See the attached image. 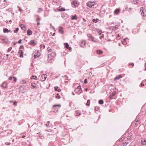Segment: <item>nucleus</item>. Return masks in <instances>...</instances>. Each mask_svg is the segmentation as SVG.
Segmentation results:
<instances>
[{"mask_svg": "<svg viewBox=\"0 0 146 146\" xmlns=\"http://www.w3.org/2000/svg\"><path fill=\"white\" fill-rule=\"evenodd\" d=\"M56 56L55 53L52 52L51 54L48 55V60L50 61L53 59Z\"/></svg>", "mask_w": 146, "mask_h": 146, "instance_id": "obj_1", "label": "nucleus"}, {"mask_svg": "<svg viewBox=\"0 0 146 146\" xmlns=\"http://www.w3.org/2000/svg\"><path fill=\"white\" fill-rule=\"evenodd\" d=\"M35 58L38 57L40 55V54L38 50H35L33 53Z\"/></svg>", "mask_w": 146, "mask_h": 146, "instance_id": "obj_2", "label": "nucleus"}, {"mask_svg": "<svg viewBox=\"0 0 146 146\" xmlns=\"http://www.w3.org/2000/svg\"><path fill=\"white\" fill-rule=\"evenodd\" d=\"M87 5L90 8H91L92 6H94L96 4L95 2L89 1L87 3Z\"/></svg>", "mask_w": 146, "mask_h": 146, "instance_id": "obj_3", "label": "nucleus"}, {"mask_svg": "<svg viewBox=\"0 0 146 146\" xmlns=\"http://www.w3.org/2000/svg\"><path fill=\"white\" fill-rule=\"evenodd\" d=\"M140 10L143 16H146V10L145 8L142 7L140 8Z\"/></svg>", "mask_w": 146, "mask_h": 146, "instance_id": "obj_4", "label": "nucleus"}, {"mask_svg": "<svg viewBox=\"0 0 146 146\" xmlns=\"http://www.w3.org/2000/svg\"><path fill=\"white\" fill-rule=\"evenodd\" d=\"M76 92L78 94H80L81 93L82 90L81 89V86H79L77 88H76L75 90Z\"/></svg>", "mask_w": 146, "mask_h": 146, "instance_id": "obj_5", "label": "nucleus"}, {"mask_svg": "<svg viewBox=\"0 0 146 146\" xmlns=\"http://www.w3.org/2000/svg\"><path fill=\"white\" fill-rule=\"evenodd\" d=\"M47 76L46 74H42L40 77V80L42 82L44 81L46 78Z\"/></svg>", "mask_w": 146, "mask_h": 146, "instance_id": "obj_6", "label": "nucleus"}, {"mask_svg": "<svg viewBox=\"0 0 146 146\" xmlns=\"http://www.w3.org/2000/svg\"><path fill=\"white\" fill-rule=\"evenodd\" d=\"M61 106L60 105H54L53 106V108L54 109V110H54V112H56L57 111V109H58Z\"/></svg>", "mask_w": 146, "mask_h": 146, "instance_id": "obj_7", "label": "nucleus"}, {"mask_svg": "<svg viewBox=\"0 0 146 146\" xmlns=\"http://www.w3.org/2000/svg\"><path fill=\"white\" fill-rule=\"evenodd\" d=\"M29 44L32 46H35L37 44V42L36 41L32 40L30 42Z\"/></svg>", "mask_w": 146, "mask_h": 146, "instance_id": "obj_8", "label": "nucleus"}, {"mask_svg": "<svg viewBox=\"0 0 146 146\" xmlns=\"http://www.w3.org/2000/svg\"><path fill=\"white\" fill-rule=\"evenodd\" d=\"M64 45L65 46L66 48L68 49L69 50H71L72 49V48L71 47L69 46V44L67 43H64Z\"/></svg>", "mask_w": 146, "mask_h": 146, "instance_id": "obj_9", "label": "nucleus"}, {"mask_svg": "<svg viewBox=\"0 0 146 146\" xmlns=\"http://www.w3.org/2000/svg\"><path fill=\"white\" fill-rule=\"evenodd\" d=\"M116 94V92H113L109 96V98L110 99H112L113 98V97Z\"/></svg>", "mask_w": 146, "mask_h": 146, "instance_id": "obj_10", "label": "nucleus"}, {"mask_svg": "<svg viewBox=\"0 0 146 146\" xmlns=\"http://www.w3.org/2000/svg\"><path fill=\"white\" fill-rule=\"evenodd\" d=\"M133 123L134 125V126H135L136 127L137 126L139 123V122L138 121V120H137V119H136L135 121H133Z\"/></svg>", "mask_w": 146, "mask_h": 146, "instance_id": "obj_11", "label": "nucleus"}, {"mask_svg": "<svg viewBox=\"0 0 146 146\" xmlns=\"http://www.w3.org/2000/svg\"><path fill=\"white\" fill-rule=\"evenodd\" d=\"M18 53L19 54V56L20 57H23V50H19L18 52Z\"/></svg>", "mask_w": 146, "mask_h": 146, "instance_id": "obj_12", "label": "nucleus"}, {"mask_svg": "<svg viewBox=\"0 0 146 146\" xmlns=\"http://www.w3.org/2000/svg\"><path fill=\"white\" fill-rule=\"evenodd\" d=\"M72 3L74 5L75 7H77L78 5V4L76 1H74L72 2Z\"/></svg>", "mask_w": 146, "mask_h": 146, "instance_id": "obj_13", "label": "nucleus"}, {"mask_svg": "<svg viewBox=\"0 0 146 146\" xmlns=\"http://www.w3.org/2000/svg\"><path fill=\"white\" fill-rule=\"evenodd\" d=\"M60 8V6L57 8V10H58V11H65V9H64L63 8Z\"/></svg>", "mask_w": 146, "mask_h": 146, "instance_id": "obj_14", "label": "nucleus"}, {"mask_svg": "<svg viewBox=\"0 0 146 146\" xmlns=\"http://www.w3.org/2000/svg\"><path fill=\"white\" fill-rule=\"evenodd\" d=\"M20 27H21V29L23 30H26V27H25V25L21 24L20 25Z\"/></svg>", "mask_w": 146, "mask_h": 146, "instance_id": "obj_15", "label": "nucleus"}, {"mask_svg": "<svg viewBox=\"0 0 146 146\" xmlns=\"http://www.w3.org/2000/svg\"><path fill=\"white\" fill-rule=\"evenodd\" d=\"M80 112L79 111L77 110L76 111L75 115V116H78L80 115Z\"/></svg>", "mask_w": 146, "mask_h": 146, "instance_id": "obj_16", "label": "nucleus"}, {"mask_svg": "<svg viewBox=\"0 0 146 146\" xmlns=\"http://www.w3.org/2000/svg\"><path fill=\"white\" fill-rule=\"evenodd\" d=\"M120 11V9H115L114 11V13L116 14H118Z\"/></svg>", "mask_w": 146, "mask_h": 146, "instance_id": "obj_17", "label": "nucleus"}, {"mask_svg": "<svg viewBox=\"0 0 146 146\" xmlns=\"http://www.w3.org/2000/svg\"><path fill=\"white\" fill-rule=\"evenodd\" d=\"M122 77L121 75H119L118 76L115 77V78L114 79V80H118L120 78H121Z\"/></svg>", "mask_w": 146, "mask_h": 146, "instance_id": "obj_18", "label": "nucleus"}, {"mask_svg": "<svg viewBox=\"0 0 146 146\" xmlns=\"http://www.w3.org/2000/svg\"><path fill=\"white\" fill-rule=\"evenodd\" d=\"M59 32L61 34H63V29L62 27H60L59 29Z\"/></svg>", "mask_w": 146, "mask_h": 146, "instance_id": "obj_19", "label": "nucleus"}, {"mask_svg": "<svg viewBox=\"0 0 146 146\" xmlns=\"http://www.w3.org/2000/svg\"><path fill=\"white\" fill-rule=\"evenodd\" d=\"M86 42L85 41H82L81 43L80 46L82 47H83L86 44Z\"/></svg>", "mask_w": 146, "mask_h": 146, "instance_id": "obj_20", "label": "nucleus"}, {"mask_svg": "<svg viewBox=\"0 0 146 146\" xmlns=\"http://www.w3.org/2000/svg\"><path fill=\"white\" fill-rule=\"evenodd\" d=\"M141 143L143 145H145L146 144V139L142 140L141 141Z\"/></svg>", "mask_w": 146, "mask_h": 146, "instance_id": "obj_21", "label": "nucleus"}, {"mask_svg": "<svg viewBox=\"0 0 146 146\" xmlns=\"http://www.w3.org/2000/svg\"><path fill=\"white\" fill-rule=\"evenodd\" d=\"M96 52L98 54H101L103 53V51L101 50H98L96 51Z\"/></svg>", "mask_w": 146, "mask_h": 146, "instance_id": "obj_22", "label": "nucleus"}, {"mask_svg": "<svg viewBox=\"0 0 146 146\" xmlns=\"http://www.w3.org/2000/svg\"><path fill=\"white\" fill-rule=\"evenodd\" d=\"M32 32L31 30H29L27 31V33L28 35H31L32 34Z\"/></svg>", "mask_w": 146, "mask_h": 146, "instance_id": "obj_23", "label": "nucleus"}, {"mask_svg": "<svg viewBox=\"0 0 146 146\" xmlns=\"http://www.w3.org/2000/svg\"><path fill=\"white\" fill-rule=\"evenodd\" d=\"M54 90L56 91H58V92H60L61 90L60 89L58 88V86H55L54 87Z\"/></svg>", "mask_w": 146, "mask_h": 146, "instance_id": "obj_24", "label": "nucleus"}, {"mask_svg": "<svg viewBox=\"0 0 146 146\" xmlns=\"http://www.w3.org/2000/svg\"><path fill=\"white\" fill-rule=\"evenodd\" d=\"M36 84L35 83H32L31 84V86L33 87V88H36L37 87L36 86Z\"/></svg>", "mask_w": 146, "mask_h": 146, "instance_id": "obj_25", "label": "nucleus"}, {"mask_svg": "<svg viewBox=\"0 0 146 146\" xmlns=\"http://www.w3.org/2000/svg\"><path fill=\"white\" fill-rule=\"evenodd\" d=\"M10 31V30H9L7 29H3V32L4 33H8Z\"/></svg>", "mask_w": 146, "mask_h": 146, "instance_id": "obj_26", "label": "nucleus"}, {"mask_svg": "<svg viewBox=\"0 0 146 146\" xmlns=\"http://www.w3.org/2000/svg\"><path fill=\"white\" fill-rule=\"evenodd\" d=\"M98 21H99V19H94L92 20L93 22L95 23H96L97 22H98Z\"/></svg>", "mask_w": 146, "mask_h": 146, "instance_id": "obj_27", "label": "nucleus"}, {"mask_svg": "<svg viewBox=\"0 0 146 146\" xmlns=\"http://www.w3.org/2000/svg\"><path fill=\"white\" fill-rule=\"evenodd\" d=\"M20 83L21 84H26L27 83L25 80H23L20 82Z\"/></svg>", "mask_w": 146, "mask_h": 146, "instance_id": "obj_28", "label": "nucleus"}, {"mask_svg": "<svg viewBox=\"0 0 146 146\" xmlns=\"http://www.w3.org/2000/svg\"><path fill=\"white\" fill-rule=\"evenodd\" d=\"M71 19L72 20H76L77 19V17L76 15L73 16L72 17Z\"/></svg>", "mask_w": 146, "mask_h": 146, "instance_id": "obj_29", "label": "nucleus"}, {"mask_svg": "<svg viewBox=\"0 0 146 146\" xmlns=\"http://www.w3.org/2000/svg\"><path fill=\"white\" fill-rule=\"evenodd\" d=\"M2 86L4 88H7V84L6 82H4L3 83Z\"/></svg>", "mask_w": 146, "mask_h": 146, "instance_id": "obj_30", "label": "nucleus"}, {"mask_svg": "<svg viewBox=\"0 0 146 146\" xmlns=\"http://www.w3.org/2000/svg\"><path fill=\"white\" fill-rule=\"evenodd\" d=\"M40 48L41 49H43L45 48L44 45L43 44H41L40 45Z\"/></svg>", "mask_w": 146, "mask_h": 146, "instance_id": "obj_31", "label": "nucleus"}, {"mask_svg": "<svg viewBox=\"0 0 146 146\" xmlns=\"http://www.w3.org/2000/svg\"><path fill=\"white\" fill-rule=\"evenodd\" d=\"M98 102L100 104H103L104 101L103 100H99Z\"/></svg>", "mask_w": 146, "mask_h": 146, "instance_id": "obj_32", "label": "nucleus"}, {"mask_svg": "<svg viewBox=\"0 0 146 146\" xmlns=\"http://www.w3.org/2000/svg\"><path fill=\"white\" fill-rule=\"evenodd\" d=\"M127 39V38H126L125 39H124L123 40V41H122L123 44H127V42L126 41V40Z\"/></svg>", "mask_w": 146, "mask_h": 146, "instance_id": "obj_33", "label": "nucleus"}, {"mask_svg": "<svg viewBox=\"0 0 146 146\" xmlns=\"http://www.w3.org/2000/svg\"><path fill=\"white\" fill-rule=\"evenodd\" d=\"M90 100H88L87 102L86 105L87 106H89L90 105Z\"/></svg>", "mask_w": 146, "mask_h": 146, "instance_id": "obj_34", "label": "nucleus"}, {"mask_svg": "<svg viewBox=\"0 0 146 146\" xmlns=\"http://www.w3.org/2000/svg\"><path fill=\"white\" fill-rule=\"evenodd\" d=\"M31 78H33L35 80H37V77L36 76H33L31 77Z\"/></svg>", "mask_w": 146, "mask_h": 146, "instance_id": "obj_35", "label": "nucleus"}, {"mask_svg": "<svg viewBox=\"0 0 146 146\" xmlns=\"http://www.w3.org/2000/svg\"><path fill=\"white\" fill-rule=\"evenodd\" d=\"M3 41L5 43H8V42H9L7 39H3Z\"/></svg>", "mask_w": 146, "mask_h": 146, "instance_id": "obj_36", "label": "nucleus"}, {"mask_svg": "<svg viewBox=\"0 0 146 146\" xmlns=\"http://www.w3.org/2000/svg\"><path fill=\"white\" fill-rule=\"evenodd\" d=\"M128 143V142H125L122 144L123 146H126Z\"/></svg>", "mask_w": 146, "mask_h": 146, "instance_id": "obj_37", "label": "nucleus"}, {"mask_svg": "<svg viewBox=\"0 0 146 146\" xmlns=\"http://www.w3.org/2000/svg\"><path fill=\"white\" fill-rule=\"evenodd\" d=\"M124 139V138L123 137H122L121 138H119V140L120 141H123V140Z\"/></svg>", "mask_w": 146, "mask_h": 146, "instance_id": "obj_38", "label": "nucleus"}, {"mask_svg": "<svg viewBox=\"0 0 146 146\" xmlns=\"http://www.w3.org/2000/svg\"><path fill=\"white\" fill-rule=\"evenodd\" d=\"M56 97L58 99H59L60 98V96L59 95V94H57Z\"/></svg>", "mask_w": 146, "mask_h": 146, "instance_id": "obj_39", "label": "nucleus"}, {"mask_svg": "<svg viewBox=\"0 0 146 146\" xmlns=\"http://www.w3.org/2000/svg\"><path fill=\"white\" fill-rule=\"evenodd\" d=\"M48 51V52H51L52 49L48 47L47 48Z\"/></svg>", "mask_w": 146, "mask_h": 146, "instance_id": "obj_40", "label": "nucleus"}, {"mask_svg": "<svg viewBox=\"0 0 146 146\" xmlns=\"http://www.w3.org/2000/svg\"><path fill=\"white\" fill-rule=\"evenodd\" d=\"M19 30V29L18 28H17L14 31V33H17L18 31Z\"/></svg>", "mask_w": 146, "mask_h": 146, "instance_id": "obj_41", "label": "nucleus"}, {"mask_svg": "<svg viewBox=\"0 0 146 146\" xmlns=\"http://www.w3.org/2000/svg\"><path fill=\"white\" fill-rule=\"evenodd\" d=\"M49 124H50V121H48L47 122L46 124V127H48L49 126Z\"/></svg>", "mask_w": 146, "mask_h": 146, "instance_id": "obj_42", "label": "nucleus"}, {"mask_svg": "<svg viewBox=\"0 0 146 146\" xmlns=\"http://www.w3.org/2000/svg\"><path fill=\"white\" fill-rule=\"evenodd\" d=\"M90 39L92 41H94V42H95V41H94V37H90Z\"/></svg>", "mask_w": 146, "mask_h": 146, "instance_id": "obj_43", "label": "nucleus"}, {"mask_svg": "<svg viewBox=\"0 0 146 146\" xmlns=\"http://www.w3.org/2000/svg\"><path fill=\"white\" fill-rule=\"evenodd\" d=\"M142 82L145 85H146V80H143Z\"/></svg>", "mask_w": 146, "mask_h": 146, "instance_id": "obj_44", "label": "nucleus"}, {"mask_svg": "<svg viewBox=\"0 0 146 146\" xmlns=\"http://www.w3.org/2000/svg\"><path fill=\"white\" fill-rule=\"evenodd\" d=\"M13 78L14 79V82H16L17 81V80L16 77H15L14 76V77H13Z\"/></svg>", "mask_w": 146, "mask_h": 146, "instance_id": "obj_45", "label": "nucleus"}, {"mask_svg": "<svg viewBox=\"0 0 146 146\" xmlns=\"http://www.w3.org/2000/svg\"><path fill=\"white\" fill-rule=\"evenodd\" d=\"M42 9L41 8H39L38 9V12H39L42 11Z\"/></svg>", "mask_w": 146, "mask_h": 146, "instance_id": "obj_46", "label": "nucleus"}, {"mask_svg": "<svg viewBox=\"0 0 146 146\" xmlns=\"http://www.w3.org/2000/svg\"><path fill=\"white\" fill-rule=\"evenodd\" d=\"M5 144H6V145H10V142H6L5 143Z\"/></svg>", "mask_w": 146, "mask_h": 146, "instance_id": "obj_47", "label": "nucleus"}, {"mask_svg": "<svg viewBox=\"0 0 146 146\" xmlns=\"http://www.w3.org/2000/svg\"><path fill=\"white\" fill-rule=\"evenodd\" d=\"M11 49H12V47H10L8 49V52H10L11 50Z\"/></svg>", "mask_w": 146, "mask_h": 146, "instance_id": "obj_48", "label": "nucleus"}, {"mask_svg": "<svg viewBox=\"0 0 146 146\" xmlns=\"http://www.w3.org/2000/svg\"><path fill=\"white\" fill-rule=\"evenodd\" d=\"M13 105L15 106H16L17 105V102L16 101H15L13 103Z\"/></svg>", "mask_w": 146, "mask_h": 146, "instance_id": "obj_49", "label": "nucleus"}, {"mask_svg": "<svg viewBox=\"0 0 146 146\" xmlns=\"http://www.w3.org/2000/svg\"><path fill=\"white\" fill-rule=\"evenodd\" d=\"M87 83V79H85L84 80V83L85 84H86Z\"/></svg>", "mask_w": 146, "mask_h": 146, "instance_id": "obj_50", "label": "nucleus"}, {"mask_svg": "<svg viewBox=\"0 0 146 146\" xmlns=\"http://www.w3.org/2000/svg\"><path fill=\"white\" fill-rule=\"evenodd\" d=\"M22 40L21 39H20L18 42V43L19 44H20L21 43Z\"/></svg>", "mask_w": 146, "mask_h": 146, "instance_id": "obj_51", "label": "nucleus"}, {"mask_svg": "<svg viewBox=\"0 0 146 146\" xmlns=\"http://www.w3.org/2000/svg\"><path fill=\"white\" fill-rule=\"evenodd\" d=\"M144 85L145 84L142 82L141 83V86H144Z\"/></svg>", "mask_w": 146, "mask_h": 146, "instance_id": "obj_52", "label": "nucleus"}, {"mask_svg": "<svg viewBox=\"0 0 146 146\" xmlns=\"http://www.w3.org/2000/svg\"><path fill=\"white\" fill-rule=\"evenodd\" d=\"M13 78V77H12L10 76L9 77V80H11Z\"/></svg>", "mask_w": 146, "mask_h": 146, "instance_id": "obj_53", "label": "nucleus"}, {"mask_svg": "<svg viewBox=\"0 0 146 146\" xmlns=\"http://www.w3.org/2000/svg\"><path fill=\"white\" fill-rule=\"evenodd\" d=\"M23 48H24V47L22 45L21 46H20V49H23Z\"/></svg>", "mask_w": 146, "mask_h": 146, "instance_id": "obj_54", "label": "nucleus"}, {"mask_svg": "<svg viewBox=\"0 0 146 146\" xmlns=\"http://www.w3.org/2000/svg\"><path fill=\"white\" fill-rule=\"evenodd\" d=\"M40 18H39V17H38L36 19V20L37 21H40Z\"/></svg>", "mask_w": 146, "mask_h": 146, "instance_id": "obj_55", "label": "nucleus"}, {"mask_svg": "<svg viewBox=\"0 0 146 146\" xmlns=\"http://www.w3.org/2000/svg\"><path fill=\"white\" fill-rule=\"evenodd\" d=\"M131 65V66H134V64L133 63H131V64H129V65Z\"/></svg>", "mask_w": 146, "mask_h": 146, "instance_id": "obj_56", "label": "nucleus"}, {"mask_svg": "<svg viewBox=\"0 0 146 146\" xmlns=\"http://www.w3.org/2000/svg\"><path fill=\"white\" fill-rule=\"evenodd\" d=\"M40 25V23L38 21L37 23V25Z\"/></svg>", "mask_w": 146, "mask_h": 146, "instance_id": "obj_57", "label": "nucleus"}, {"mask_svg": "<svg viewBox=\"0 0 146 146\" xmlns=\"http://www.w3.org/2000/svg\"><path fill=\"white\" fill-rule=\"evenodd\" d=\"M99 33L100 35H101V31H99Z\"/></svg>", "mask_w": 146, "mask_h": 146, "instance_id": "obj_58", "label": "nucleus"}, {"mask_svg": "<svg viewBox=\"0 0 146 146\" xmlns=\"http://www.w3.org/2000/svg\"><path fill=\"white\" fill-rule=\"evenodd\" d=\"M25 137V135H23L22 136V138H24Z\"/></svg>", "mask_w": 146, "mask_h": 146, "instance_id": "obj_59", "label": "nucleus"}, {"mask_svg": "<svg viewBox=\"0 0 146 146\" xmlns=\"http://www.w3.org/2000/svg\"><path fill=\"white\" fill-rule=\"evenodd\" d=\"M131 138V137H129L127 138V139H128V140H130Z\"/></svg>", "mask_w": 146, "mask_h": 146, "instance_id": "obj_60", "label": "nucleus"}, {"mask_svg": "<svg viewBox=\"0 0 146 146\" xmlns=\"http://www.w3.org/2000/svg\"><path fill=\"white\" fill-rule=\"evenodd\" d=\"M55 34V33H53V35H52V36H54Z\"/></svg>", "mask_w": 146, "mask_h": 146, "instance_id": "obj_61", "label": "nucleus"}, {"mask_svg": "<svg viewBox=\"0 0 146 146\" xmlns=\"http://www.w3.org/2000/svg\"><path fill=\"white\" fill-rule=\"evenodd\" d=\"M6 56H7V57H8L9 56V55L8 54H6Z\"/></svg>", "mask_w": 146, "mask_h": 146, "instance_id": "obj_62", "label": "nucleus"}, {"mask_svg": "<svg viewBox=\"0 0 146 146\" xmlns=\"http://www.w3.org/2000/svg\"><path fill=\"white\" fill-rule=\"evenodd\" d=\"M85 90H86V91H87V90H88V89L87 88H86Z\"/></svg>", "mask_w": 146, "mask_h": 146, "instance_id": "obj_63", "label": "nucleus"}, {"mask_svg": "<svg viewBox=\"0 0 146 146\" xmlns=\"http://www.w3.org/2000/svg\"><path fill=\"white\" fill-rule=\"evenodd\" d=\"M145 70H146V65H145Z\"/></svg>", "mask_w": 146, "mask_h": 146, "instance_id": "obj_64", "label": "nucleus"}]
</instances>
